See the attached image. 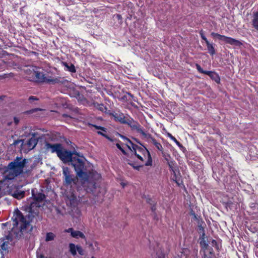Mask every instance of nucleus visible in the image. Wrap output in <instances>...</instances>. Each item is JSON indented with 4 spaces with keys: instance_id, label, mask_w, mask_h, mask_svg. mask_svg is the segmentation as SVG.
<instances>
[{
    "instance_id": "obj_19",
    "label": "nucleus",
    "mask_w": 258,
    "mask_h": 258,
    "mask_svg": "<svg viewBox=\"0 0 258 258\" xmlns=\"http://www.w3.org/2000/svg\"><path fill=\"white\" fill-rule=\"evenodd\" d=\"M143 136L147 139L149 142L152 143L159 151L162 152H163L164 150L162 145L153 138L151 134L146 133Z\"/></svg>"
},
{
    "instance_id": "obj_51",
    "label": "nucleus",
    "mask_w": 258,
    "mask_h": 258,
    "mask_svg": "<svg viewBox=\"0 0 258 258\" xmlns=\"http://www.w3.org/2000/svg\"><path fill=\"white\" fill-rule=\"evenodd\" d=\"M7 223H2V226H7Z\"/></svg>"
},
{
    "instance_id": "obj_47",
    "label": "nucleus",
    "mask_w": 258,
    "mask_h": 258,
    "mask_svg": "<svg viewBox=\"0 0 258 258\" xmlns=\"http://www.w3.org/2000/svg\"><path fill=\"white\" fill-rule=\"evenodd\" d=\"M101 128H100V130H101L103 132H106V128L104 127H103V126H101L100 127Z\"/></svg>"
},
{
    "instance_id": "obj_34",
    "label": "nucleus",
    "mask_w": 258,
    "mask_h": 258,
    "mask_svg": "<svg viewBox=\"0 0 258 258\" xmlns=\"http://www.w3.org/2000/svg\"><path fill=\"white\" fill-rule=\"evenodd\" d=\"M97 134L99 135H101V136L105 137V138H106L107 139H108L109 141H110L111 142H113L115 140L112 139L111 138H110V137H109L107 135H106L100 131L97 132Z\"/></svg>"
},
{
    "instance_id": "obj_37",
    "label": "nucleus",
    "mask_w": 258,
    "mask_h": 258,
    "mask_svg": "<svg viewBox=\"0 0 258 258\" xmlns=\"http://www.w3.org/2000/svg\"><path fill=\"white\" fill-rule=\"evenodd\" d=\"M77 250L78 251V253L80 255H83L84 254V250L82 248V247L80 245H77L76 246Z\"/></svg>"
},
{
    "instance_id": "obj_46",
    "label": "nucleus",
    "mask_w": 258,
    "mask_h": 258,
    "mask_svg": "<svg viewBox=\"0 0 258 258\" xmlns=\"http://www.w3.org/2000/svg\"><path fill=\"white\" fill-rule=\"evenodd\" d=\"M92 126L95 127V128L97 129V130H100V128H101V126H98L97 125H95V124H93Z\"/></svg>"
},
{
    "instance_id": "obj_53",
    "label": "nucleus",
    "mask_w": 258,
    "mask_h": 258,
    "mask_svg": "<svg viewBox=\"0 0 258 258\" xmlns=\"http://www.w3.org/2000/svg\"><path fill=\"white\" fill-rule=\"evenodd\" d=\"M13 145H16V140H14V142L13 143Z\"/></svg>"
},
{
    "instance_id": "obj_16",
    "label": "nucleus",
    "mask_w": 258,
    "mask_h": 258,
    "mask_svg": "<svg viewBox=\"0 0 258 258\" xmlns=\"http://www.w3.org/2000/svg\"><path fill=\"white\" fill-rule=\"evenodd\" d=\"M200 35L201 37V38L205 41V42L206 44L207 50L208 51V52L211 55H213L216 53V51L214 48V44L212 42L211 43L210 41H208L206 37L204 34V32L203 30H201L200 32Z\"/></svg>"
},
{
    "instance_id": "obj_12",
    "label": "nucleus",
    "mask_w": 258,
    "mask_h": 258,
    "mask_svg": "<svg viewBox=\"0 0 258 258\" xmlns=\"http://www.w3.org/2000/svg\"><path fill=\"white\" fill-rule=\"evenodd\" d=\"M211 35L213 38H217L219 40H221L226 44L238 47L242 45V43L240 41L230 37L226 36L215 32H212Z\"/></svg>"
},
{
    "instance_id": "obj_15",
    "label": "nucleus",
    "mask_w": 258,
    "mask_h": 258,
    "mask_svg": "<svg viewBox=\"0 0 258 258\" xmlns=\"http://www.w3.org/2000/svg\"><path fill=\"white\" fill-rule=\"evenodd\" d=\"M109 114L110 116L113 117V119L115 121L118 122L121 124H124L127 118V114L124 115V113L120 111H118L116 112H114L110 113Z\"/></svg>"
},
{
    "instance_id": "obj_40",
    "label": "nucleus",
    "mask_w": 258,
    "mask_h": 258,
    "mask_svg": "<svg viewBox=\"0 0 258 258\" xmlns=\"http://www.w3.org/2000/svg\"><path fill=\"white\" fill-rule=\"evenodd\" d=\"M116 146L123 154H126L125 150L121 147V145L119 143H117L116 144Z\"/></svg>"
},
{
    "instance_id": "obj_44",
    "label": "nucleus",
    "mask_w": 258,
    "mask_h": 258,
    "mask_svg": "<svg viewBox=\"0 0 258 258\" xmlns=\"http://www.w3.org/2000/svg\"><path fill=\"white\" fill-rule=\"evenodd\" d=\"M156 205H151L152 207H151V210L153 212L155 213L156 210Z\"/></svg>"
},
{
    "instance_id": "obj_52",
    "label": "nucleus",
    "mask_w": 258,
    "mask_h": 258,
    "mask_svg": "<svg viewBox=\"0 0 258 258\" xmlns=\"http://www.w3.org/2000/svg\"><path fill=\"white\" fill-rule=\"evenodd\" d=\"M256 217H258V207L257 208V212H256Z\"/></svg>"
},
{
    "instance_id": "obj_33",
    "label": "nucleus",
    "mask_w": 258,
    "mask_h": 258,
    "mask_svg": "<svg viewBox=\"0 0 258 258\" xmlns=\"http://www.w3.org/2000/svg\"><path fill=\"white\" fill-rule=\"evenodd\" d=\"M54 234L52 232H48L46 234L45 240L46 241H51L54 239Z\"/></svg>"
},
{
    "instance_id": "obj_21",
    "label": "nucleus",
    "mask_w": 258,
    "mask_h": 258,
    "mask_svg": "<svg viewBox=\"0 0 258 258\" xmlns=\"http://www.w3.org/2000/svg\"><path fill=\"white\" fill-rule=\"evenodd\" d=\"M33 133L32 132L31 127L24 126L21 130L19 131V136L21 139H25L27 137H32Z\"/></svg>"
},
{
    "instance_id": "obj_39",
    "label": "nucleus",
    "mask_w": 258,
    "mask_h": 258,
    "mask_svg": "<svg viewBox=\"0 0 258 258\" xmlns=\"http://www.w3.org/2000/svg\"><path fill=\"white\" fill-rule=\"evenodd\" d=\"M157 258H165V255L162 251H159L156 253Z\"/></svg>"
},
{
    "instance_id": "obj_2",
    "label": "nucleus",
    "mask_w": 258,
    "mask_h": 258,
    "mask_svg": "<svg viewBox=\"0 0 258 258\" xmlns=\"http://www.w3.org/2000/svg\"><path fill=\"white\" fill-rule=\"evenodd\" d=\"M2 170L3 178L0 180L1 185H7L9 194L16 198V185L14 183L16 180V159L3 167Z\"/></svg>"
},
{
    "instance_id": "obj_60",
    "label": "nucleus",
    "mask_w": 258,
    "mask_h": 258,
    "mask_svg": "<svg viewBox=\"0 0 258 258\" xmlns=\"http://www.w3.org/2000/svg\"><path fill=\"white\" fill-rule=\"evenodd\" d=\"M80 213H81V212H80V211H78V214H79L80 215Z\"/></svg>"
},
{
    "instance_id": "obj_45",
    "label": "nucleus",
    "mask_w": 258,
    "mask_h": 258,
    "mask_svg": "<svg viewBox=\"0 0 258 258\" xmlns=\"http://www.w3.org/2000/svg\"><path fill=\"white\" fill-rule=\"evenodd\" d=\"M28 227H20V231L23 232L24 231L27 230Z\"/></svg>"
},
{
    "instance_id": "obj_49",
    "label": "nucleus",
    "mask_w": 258,
    "mask_h": 258,
    "mask_svg": "<svg viewBox=\"0 0 258 258\" xmlns=\"http://www.w3.org/2000/svg\"><path fill=\"white\" fill-rule=\"evenodd\" d=\"M13 119H14V122L15 123H16V120H17L16 116H14Z\"/></svg>"
},
{
    "instance_id": "obj_62",
    "label": "nucleus",
    "mask_w": 258,
    "mask_h": 258,
    "mask_svg": "<svg viewBox=\"0 0 258 258\" xmlns=\"http://www.w3.org/2000/svg\"><path fill=\"white\" fill-rule=\"evenodd\" d=\"M210 258H212V257H210Z\"/></svg>"
},
{
    "instance_id": "obj_9",
    "label": "nucleus",
    "mask_w": 258,
    "mask_h": 258,
    "mask_svg": "<svg viewBox=\"0 0 258 258\" xmlns=\"http://www.w3.org/2000/svg\"><path fill=\"white\" fill-rule=\"evenodd\" d=\"M63 184L65 186H72V184H76L78 181V177L72 174L71 171L68 167H63Z\"/></svg>"
},
{
    "instance_id": "obj_14",
    "label": "nucleus",
    "mask_w": 258,
    "mask_h": 258,
    "mask_svg": "<svg viewBox=\"0 0 258 258\" xmlns=\"http://www.w3.org/2000/svg\"><path fill=\"white\" fill-rule=\"evenodd\" d=\"M49 84L55 85L59 84L62 85L66 87H69L70 82L66 79L64 77H53L50 76V79L48 80Z\"/></svg>"
},
{
    "instance_id": "obj_48",
    "label": "nucleus",
    "mask_w": 258,
    "mask_h": 258,
    "mask_svg": "<svg viewBox=\"0 0 258 258\" xmlns=\"http://www.w3.org/2000/svg\"><path fill=\"white\" fill-rule=\"evenodd\" d=\"M86 243L89 245V246L90 247H92L93 248V244H92V243H87V242H86Z\"/></svg>"
},
{
    "instance_id": "obj_13",
    "label": "nucleus",
    "mask_w": 258,
    "mask_h": 258,
    "mask_svg": "<svg viewBox=\"0 0 258 258\" xmlns=\"http://www.w3.org/2000/svg\"><path fill=\"white\" fill-rule=\"evenodd\" d=\"M127 119L124 124H127L132 130H136L138 133L143 136L146 133L143 130L139 123L135 120L130 115L127 114Z\"/></svg>"
},
{
    "instance_id": "obj_18",
    "label": "nucleus",
    "mask_w": 258,
    "mask_h": 258,
    "mask_svg": "<svg viewBox=\"0 0 258 258\" xmlns=\"http://www.w3.org/2000/svg\"><path fill=\"white\" fill-rule=\"evenodd\" d=\"M61 146L62 145L59 143L52 144L48 142H45L44 148L47 151H50L51 153H56L57 155V153H58L60 149H61Z\"/></svg>"
},
{
    "instance_id": "obj_11",
    "label": "nucleus",
    "mask_w": 258,
    "mask_h": 258,
    "mask_svg": "<svg viewBox=\"0 0 258 258\" xmlns=\"http://www.w3.org/2000/svg\"><path fill=\"white\" fill-rule=\"evenodd\" d=\"M38 134L37 133L34 132L32 134V136L29 138L26 143L24 142L25 139H21L20 140H17V144L19 143L20 142H22V146L24 148H25L26 150L30 151L31 150L33 149L38 143V139L37 138V136Z\"/></svg>"
},
{
    "instance_id": "obj_7",
    "label": "nucleus",
    "mask_w": 258,
    "mask_h": 258,
    "mask_svg": "<svg viewBox=\"0 0 258 258\" xmlns=\"http://www.w3.org/2000/svg\"><path fill=\"white\" fill-rule=\"evenodd\" d=\"M40 209V205L39 203L35 202L31 203L28 208L29 214L24 217L17 208V220L19 219L23 223L22 226H29V223L39 214Z\"/></svg>"
},
{
    "instance_id": "obj_4",
    "label": "nucleus",
    "mask_w": 258,
    "mask_h": 258,
    "mask_svg": "<svg viewBox=\"0 0 258 258\" xmlns=\"http://www.w3.org/2000/svg\"><path fill=\"white\" fill-rule=\"evenodd\" d=\"M5 236L0 238V250L2 255L8 254L14 248L16 242V227L5 231Z\"/></svg>"
},
{
    "instance_id": "obj_5",
    "label": "nucleus",
    "mask_w": 258,
    "mask_h": 258,
    "mask_svg": "<svg viewBox=\"0 0 258 258\" xmlns=\"http://www.w3.org/2000/svg\"><path fill=\"white\" fill-rule=\"evenodd\" d=\"M37 67L33 66L26 67L24 69L25 77L28 80L39 83H46L49 84L48 80L50 79V76H46L43 72L39 71Z\"/></svg>"
},
{
    "instance_id": "obj_35",
    "label": "nucleus",
    "mask_w": 258,
    "mask_h": 258,
    "mask_svg": "<svg viewBox=\"0 0 258 258\" xmlns=\"http://www.w3.org/2000/svg\"><path fill=\"white\" fill-rule=\"evenodd\" d=\"M25 195V191L18 190L17 189V200H20L24 197Z\"/></svg>"
},
{
    "instance_id": "obj_6",
    "label": "nucleus",
    "mask_w": 258,
    "mask_h": 258,
    "mask_svg": "<svg viewBox=\"0 0 258 258\" xmlns=\"http://www.w3.org/2000/svg\"><path fill=\"white\" fill-rule=\"evenodd\" d=\"M83 158L84 159L83 156H80L79 155V156L75 155L71 161V164L74 168L77 176L80 181L84 182L88 179L89 172H87V167Z\"/></svg>"
},
{
    "instance_id": "obj_32",
    "label": "nucleus",
    "mask_w": 258,
    "mask_h": 258,
    "mask_svg": "<svg viewBox=\"0 0 258 258\" xmlns=\"http://www.w3.org/2000/svg\"><path fill=\"white\" fill-rule=\"evenodd\" d=\"M174 176L175 179L173 178V180L176 183L178 186H180L181 185H183V181L180 179V177H178L174 172Z\"/></svg>"
},
{
    "instance_id": "obj_8",
    "label": "nucleus",
    "mask_w": 258,
    "mask_h": 258,
    "mask_svg": "<svg viewBox=\"0 0 258 258\" xmlns=\"http://www.w3.org/2000/svg\"><path fill=\"white\" fill-rule=\"evenodd\" d=\"M101 178V175L96 172L89 171V177L86 181H81L82 186L87 192H93L96 188V180Z\"/></svg>"
},
{
    "instance_id": "obj_1",
    "label": "nucleus",
    "mask_w": 258,
    "mask_h": 258,
    "mask_svg": "<svg viewBox=\"0 0 258 258\" xmlns=\"http://www.w3.org/2000/svg\"><path fill=\"white\" fill-rule=\"evenodd\" d=\"M127 140L131 144V146L127 145L128 148L138 159V161L136 162H134L131 160H128V164L138 170H139L140 168L144 166H152V158L148 149L144 146L141 147L133 143L128 139H127Z\"/></svg>"
},
{
    "instance_id": "obj_36",
    "label": "nucleus",
    "mask_w": 258,
    "mask_h": 258,
    "mask_svg": "<svg viewBox=\"0 0 258 258\" xmlns=\"http://www.w3.org/2000/svg\"><path fill=\"white\" fill-rule=\"evenodd\" d=\"M196 69L198 71V72L200 73L206 74L207 71H204L201 67V66L198 63L196 64Z\"/></svg>"
},
{
    "instance_id": "obj_17",
    "label": "nucleus",
    "mask_w": 258,
    "mask_h": 258,
    "mask_svg": "<svg viewBox=\"0 0 258 258\" xmlns=\"http://www.w3.org/2000/svg\"><path fill=\"white\" fill-rule=\"evenodd\" d=\"M29 160L17 157V176L24 173L23 169L27 166Z\"/></svg>"
},
{
    "instance_id": "obj_26",
    "label": "nucleus",
    "mask_w": 258,
    "mask_h": 258,
    "mask_svg": "<svg viewBox=\"0 0 258 258\" xmlns=\"http://www.w3.org/2000/svg\"><path fill=\"white\" fill-rule=\"evenodd\" d=\"M32 196L33 197L34 200H35L34 202H37L38 203H39V202H42L45 198V196L43 193H38L36 195L32 193Z\"/></svg>"
},
{
    "instance_id": "obj_24",
    "label": "nucleus",
    "mask_w": 258,
    "mask_h": 258,
    "mask_svg": "<svg viewBox=\"0 0 258 258\" xmlns=\"http://www.w3.org/2000/svg\"><path fill=\"white\" fill-rule=\"evenodd\" d=\"M68 231L71 232V235L74 238H78V237H81L83 239L85 238V235L82 232L79 231H74L72 228H69Z\"/></svg>"
},
{
    "instance_id": "obj_42",
    "label": "nucleus",
    "mask_w": 258,
    "mask_h": 258,
    "mask_svg": "<svg viewBox=\"0 0 258 258\" xmlns=\"http://www.w3.org/2000/svg\"><path fill=\"white\" fill-rule=\"evenodd\" d=\"M29 101L30 102L32 103L33 102V101L34 100H38V98L34 96H31L29 97V99H28Z\"/></svg>"
},
{
    "instance_id": "obj_29",
    "label": "nucleus",
    "mask_w": 258,
    "mask_h": 258,
    "mask_svg": "<svg viewBox=\"0 0 258 258\" xmlns=\"http://www.w3.org/2000/svg\"><path fill=\"white\" fill-rule=\"evenodd\" d=\"M249 207L250 209L252 210V214H256L257 208L258 207V204L256 203H251L249 204Z\"/></svg>"
},
{
    "instance_id": "obj_30",
    "label": "nucleus",
    "mask_w": 258,
    "mask_h": 258,
    "mask_svg": "<svg viewBox=\"0 0 258 258\" xmlns=\"http://www.w3.org/2000/svg\"><path fill=\"white\" fill-rule=\"evenodd\" d=\"M64 66L67 68L68 71L71 73H75L76 72L75 66L72 63H71L70 65H69L66 62L64 63Z\"/></svg>"
},
{
    "instance_id": "obj_55",
    "label": "nucleus",
    "mask_w": 258,
    "mask_h": 258,
    "mask_svg": "<svg viewBox=\"0 0 258 258\" xmlns=\"http://www.w3.org/2000/svg\"><path fill=\"white\" fill-rule=\"evenodd\" d=\"M33 228V226H31V229H30V231H31L32 230Z\"/></svg>"
},
{
    "instance_id": "obj_31",
    "label": "nucleus",
    "mask_w": 258,
    "mask_h": 258,
    "mask_svg": "<svg viewBox=\"0 0 258 258\" xmlns=\"http://www.w3.org/2000/svg\"><path fill=\"white\" fill-rule=\"evenodd\" d=\"M167 136L169 138H170V139L171 140L174 141L178 146L182 147L181 144L178 141H177V139L174 137H173L170 133H168L167 134Z\"/></svg>"
},
{
    "instance_id": "obj_59",
    "label": "nucleus",
    "mask_w": 258,
    "mask_h": 258,
    "mask_svg": "<svg viewBox=\"0 0 258 258\" xmlns=\"http://www.w3.org/2000/svg\"><path fill=\"white\" fill-rule=\"evenodd\" d=\"M173 178L174 179H175V177L174 176V175L173 176V178H172V179L173 180Z\"/></svg>"
},
{
    "instance_id": "obj_56",
    "label": "nucleus",
    "mask_w": 258,
    "mask_h": 258,
    "mask_svg": "<svg viewBox=\"0 0 258 258\" xmlns=\"http://www.w3.org/2000/svg\"><path fill=\"white\" fill-rule=\"evenodd\" d=\"M117 17L119 19L121 17L120 15H117Z\"/></svg>"
},
{
    "instance_id": "obj_43",
    "label": "nucleus",
    "mask_w": 258,
    "mask_h": 258,
    "mask_svg": "<svg viewBox=\"0 0 258 258\" xmlns=\"http://www.w3.org/2000/svg\"><path fill=\"white\" fill-rule=\"evenodd\" d=\"M249 230L251 231L252 232H254L256 230L255 229V227H247Z\"/></svg>"
},
{
    "instance_id": "obj_25",
    "label": "nucleus",
    "mask_w": 258,
    "mask_h": 258,
    "mask_svg": "<svg viewBox=\"0 0 258 258\" xmlns=\"http://www.w3.org/2000/svg\"><path fill=\"white\" fill-rule=\"evenodd\" d=\"M252 25L255 29L258 31V12L253 13Z\"/></svg>"
},
{
    "instance_id": "obj_23",
    "label": "nucleus",
    "mask_w": 258,
    "mask_h": 258,
    "mask_svg": "<svg viewBox=\"0 0 258 258\" xmlns=\"http://www.w3.org/2000/svg\"><path fill=\"white\" fill-rule=\"evenodd\" d=\"M67 204H70L71 207H75L77 205V197L73 193H71L70 197L68 196Z\"/></svg>"
},
{
    "instance_id": "obj_57",
    "label": "nucleus",
    "mask_w": 258,
    "mask_h": 258,
    "mask_svg": "<svg viewBox=\"0 0 258 258\" xmlns=\"http://www.w3.org/2000/svg\"><path fill=\"white\" fill-rule=\"evenodd\" d=\"M128 95H130L131 96L133 97V96L131 94V93H128Z\"/></svg>"
},
{
    "instance_id": "obj_50",
    "label": "nucleus",
    "mask_w": 258,
    "mask_h": 258,
    "mask_svg": "<svg viewBox=\"0 0 258 258\" xmlns=\"http://www.w3.org/2000/svg\"><path fill=\"white\" fill-rule=\"evenodd\" d=\"M5 97V96H0V100H3V99Z\"/></svg>"
},
{
    "instance_id": "obj_38",
    "label": "nucleus",
    "mask_w": 258,
    "mask_h": 258,
    "mask_svg": "<svg viewBox=\"0 0 258 258\" xmlns=\"http://www.w3.org/2000/svg\"><path fill=\"white\" fill-rule=\"evenodd\" d=\"M13 216L12 219L13 221V226H16V209H15L13 212Z\"/></svg>"
},
{
    "instance_id": "obj_41",
    "label": "nucleus",
    "mask_w": 258,
    "mask_h": 258,
    "mask_svg": "<svg viewBox=\"0 0 258 258\" xmlns=\"http://www.w3.org/2000/svg\"><path fill=\"white\" fill-rule=\"evenodd\" d=\"M147 202L150 204V205H156V202L154 201H153L152 199L150 198H148L147 199Z\"/></svg>"
},
{
    "instance_id": "obj_10",
    "label": "nucleus",
    "mask_w": 258,
    "mask_h": 258,
    "mask_svg": "<svg viewBox=\"0 0 258 258\" xmlns=\"http://www.w3.org/2000/svg\"><path fill=\"white\" fill-rule=\"evenodd\" d=\"M57 155L63 163H67L71 162L74 156H79V153L77 152H72L68 151L64 149L62 146Z\"/></svg>"
},
{
    "instance_id": "obj_58",
    "label": "nucleus",
    "mask_w": 258,
    "mask_h": 258,
    "mask_svg": "<svg viewBox=\"0 0 258 258\" xmlns=\"http://www.w3.org/2000/svg\"><path fill=\"white\" fill-rule=\"evenodd\" d=\"M17 124H18L19 121V119L18 118H17Z\"/></svg>"
},
{
    "instance_id": "obj_3",
    "label": "nucleus",
    "mask_w": 258,
    "mask_h": 258,
    "mask_svg": "<svg viewBox=\"0 0 258 258\" xmlns=\"http://www.w3.org/2000/svg\"><path fill=\"white\" fill-rule=\"evenodd\" d=\"M198 231L200 233L199 241L201 247L200 253L203 257H207V253L210 255L214 253L212 247H215L218 251L220 250L221 246H219L217 241L206 235L204 227H199Z\"/></svg>"
},
{
    "instance_id": "obj_54",
    "label": "nucleus",
    "mask_w": 258,
    "mask_h": 258,
    "mask_svg": "<svg viewBox=\"0 0 258 258\" xmlns=\"http://www.w3.org/2000/svg\"><path fill=\"white\" fill-rule=\"evenodd\" d=\"M62 116H63V117H66V116H67L68 115H67V114H63L62 115Z\"/></svg>"
},
{
    "instance_id": "obj_22",
    "label": "nucleus",
    "mask_w": 258,
    "mask_h": 258,
    "mask_svg": "<svg viewBox=\"0 0 258 258\" xmlns=\"http://www.w3.org/2000/svg\"><path fill=\"white\" fill-rule=\"evenodd\" d=\"M205 75L209 76L212 80L214 81L217 84L220 83V78L217 73L211 71H207Z\"/></svg>"
},
{
    "instance_id": "obj_61",
    "label": "nucleus",
    "mask_w": 258,
    "mask_h": 258,
    "mask_svg": "<svg viewBox=\"0 0 258 258\" xmlns=\"http://www.w3.org/2000/svg\"><path fill=\"white\" fill-rule=\"evenodd\" d=\"M91 258H96V257H95L94 256H92Z\"/></svg>"
},
{
    "instance_id": "obj_20",
    "label": "nucleus",
    "mask_w": 258,
    "mask_h": 258,
    "mask_svg": "<svg viewBox=\"0 0 258 258\" xmlns=\"http://www.w3.org/2000/svg\"><path fill=\"white\" fill-rule=\"evenodd\" d=\"M191 216V221L196 226H202L204 222L200 216L196 214L192 209L190 210L189 213Z\"/></svg>"
},
{
    "instance_id": "obj_28",
    "label": "nucleus",
    "mask_w": 258,
    "mask_h": 258,
    "mask_svg": "<svg viewBox=\"0 0 258 258\" xmlns=\"http://www.w3.org/2000/svg\"><path fill=\"white\" fill-rule=\"evenodd\" d=\"M69 248H70V251L71 253V254L75 256L77 254V248L76 246L74 243H70L69 244Z\"/></svg>"
},
{
    "instance_id": "obj_27",
    "label": "nucleus",
    "mask_w": 258,
    "mask_h": 258,
    "mask_svg": "<svg viewBox=\"0 0 258 258\" xmlns=\"http://www.w3.org/2000/svg\"><path fill=\"white\" fill-rule=\"evenodd\" d=\"M93 104L94 106L98 110L101 111L102 112H106L107 110V108L106 106H104L103 104H99L97 102H95Z\"/></svg>"
}]
</instances>
